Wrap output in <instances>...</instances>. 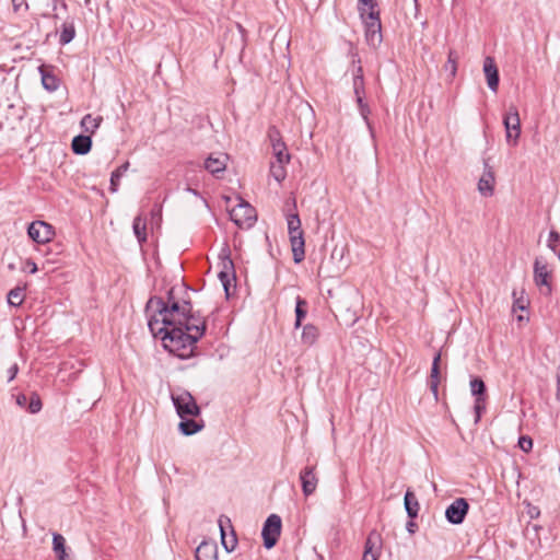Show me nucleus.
<instances>
[{
  "label": "nucleus",
  "instance_id": "25",
  "mask_svg": "<svg viewBox=\"0 0 560 560\" xmlns=\"http://www.w3.org/2000/svg\"><path fill=\"white\" fill-rule=\"evenodd\" d=\"M224 523L230 524V520L220 517L219 526H220V530H221V541L228 551H232V550H234V548L237 544V540L233 533L230 538L226 537L225 532H224Z\"/></svg>",
  "mask_w": 560,
  "mask_h": 560
},
{
  "label": "nucleus",
  "instance_id": "37",
  "mask_svg": "<svg viewBox=\"0 0 560 560\" xmlns=\"http://www.w3.org/2000/svg\"><path fill=\"white\" fill-rule=\"evenodd\" d=\"M361 9L363 10V13H369V11H380L377 9L376 0H358V11L360 15Z\"/></svg>",
  "mask_w": 560,
  "mask_h": 560
},
{
  "label": "nucleus",
  "instance_id": "51",
  "mask_svg": "<svg viewBox=\"0 0 560 560\" xmlns=\"http://www.w3.org/2000/svg\"><path fill=\"white\" fill-rule=\"evenodd\" d=\"M415 527H417V525L412 520L407 523V530L409 533H415Z\"/></svg>",
  "mask_w": 560,
  "mask_h": 560
},
{
  "label": "nucleus",
  "instance_id": "29",
  "mask_svg": "<svg viewBox=\"0 0 560 560\" xmlns=\"http://www.w3.org/2000/svg\"><path fill=\"white\" fill-rule=\"evenodd\" d=\"M307 315V302L298 296L296 298V305H295V327H300L301 324H302V320L306 317Z\"/></svg>",
  "mask_w": 560,
  "mask_h": 560
},
{
  "label": "nucleus",
  "instance_id": "12",
  "mask_svg": "<svg viewBox=\"0 0 560 560\" xmlns=\"http://www.w3.org/2000/svg\"><path fill=\"white\" fill-rule=\"evenodd\" d=\"M28 236L38 244L50 242L55 235L54 228L44 221H34L28 225Z\"/></svg>",
  "mask_w": 560,
  "mask_h": 560
},
{
  "label": "nucleus",
  "instance_id": "39",
  "mask_svg": "<svg viewBox=\"0 0 560 560\" xmlns=\"http://www.w3.org/2000/svg\"><path fill=\"white\" fill-rule=\"evenodd\" d=\"M42 82L46 90L55 91L58 88V82L55 75L43 73Z\"/></svg>",
  "mask_w": 560,
  "mask_h": 560
},
{
  "label": "nucleus",
  "instance_id": "32",
  "mask_svg": "<svg viewBox=\"0 0 560 560\" xmlns=\"http://www.w3.org/2000/svg\"><path fill=\"white\" fill-rule=\"evenodd\" d=\"M24 301V289L14 288L8 293V303L12 306H19Z\"/></svg>",
  "mask_w": 560,
  "mask_h": 560
},
{
  "label": "nucleus",
  "instance_id": "48",
  "mask_svg": "<svg viewBox=\"0 0 560 560\" xmlns=\"http://www.w3.org/2000/svg\"><path fill=\"white\" fill-rule=\"evenodd\" d=\"M12 5L14 11H20L22 8H24V10L28 9L26 0H12Z\"/></svg>",
  "mask_w": 560,
  "mask_h": 560
},
{
  "label": "nucleus",
  "instance_id": "35",
  "mask_svg": "<svg viewBox=\"0 0 560 560\" xmlns=\"http://www.w3.org/2000/svg\"><path fill=\"white\" fill-rule=\"evenodd\" d=\"M43 407L40 397L37 393H33L30 398V402L26 406L30 413H37Z\"/></svg>",
  "mask_w": 560,
  "mask_h": 560
},
{
  "label": "nucleus",
  "instance_id": "17",
  "mask_svg": "<svg viewBox=\"0 0 560 560\" xmlns=\"http://www.w3.org/2000/svg\"><path fill=\"white\" fill-rule=\"evenodd\" d=\"M357 59L352 60V63H357V69L353 74V92L357 97H364V77H363V68L361 66V59L358 57L357 52L352 54Z\"/></svg>",
  "mask_w": 560,
  "mask_h": 560
},
{
  "label": "nucleus",
  "instance_id": "52",
  "mask_svg": "<svg viewBox=\"0 0 560 560\" xmlns=\"http://www.w3.org/2000/svg\"><path fill=\"white\" fill-rule=\"evenodd\" d=\"M27 266H30L31 272L34 273L37 271V266L34 261L28 260Z\"/></svg>",
  "mask_w": 560,
  "mask_h": 560
},
{
  "label": "nucleus",
  "instance_id": "3",
  "mask_svg": "<svg viewBox=\"0 0 560 560\" xmlns=\"http://www.w3.org/2000/svg\"><path fill=\"white\" fill-rule=\"evenodd\" d=\"M161 331L149 328L154 337L160 336L163 347L174 355L185 359L192 354L196 342L200 339V332L195 330V335H189L178 325H166L161 322L159 325Z\"/></svg>",
  "mask_w": 560,
  "mask_h": 560
},
{
  "label": "nucleus",
  "instance_id": "45",
  "mask_svg": "<svg viewBox=\"0 0 560 560\" xmlns=\"http://www.w3.org/2000/svg\"><path fill=\"white\" fill-rule=\"evenodd\" d=\"M355 101L359 106L361 116L364 119H368V116L370 115L371 112H370L368 103L364 102V97H357Z\"/></svg>",
  "mask_w": 560,
  "mask_h": 560
},
{
  "label": "nucleus",
  "instance_id": "38",
  "mask_svg": "<svg viewBox=\"0 0 560 560\" xmlns=\"http://www.w3.org/2000/svg\"><path fill=\"white\" fill-rule=\"evenodd\" d=\"M457 54L455 50L450 49L447 54V62L445 63V70H450L452 75L456 73Z\"/></svg>",
  "mask_w": 560,
  "mask_h": 560
},
{
  "label": "nucleus",
  "instance_id": "23",
  "mask_svg": "<svg viewBox=\"0 0 560 560\" xmlns=\"http://www.w3.org/2000/svg\"><path fill=\"white\" fill-rule=\"evenodd\" d=\"M196 560H217V547L210 542H201L195 553Z\"/></svg>",
  "mask_w": 560,
  "mask_h": 560
},
{
  "label": "nucleus",
  "instance_id": "15",
  "mask_svg": "<svg viewBox=\"0 0 560 560\" xmlns=\"http://www.w3.org/2000/svg\"><path fill=\"white\" fill-rule=\"evenodd\" d=\"M272 143V154L275 161L271 163L288 164L290 161V154L285 144L278 138L277 131H270L269 133Z\"/></svg>",
  "mask_w": 560,
  "mask_h": 560
},
{
  "label": "nucleus",
  "instance_id": "28",
  "mask_svg": "<svg viewBox=\"0 0 560 560\" xmlns=\"http://www.w3.org/2000/svg\"><path fill=\"white\" fill-rule=\"evenodd\" d=\"M178 428H179V431L184 435H192V434L197 433L198 431H200L202 425L198 424L192 419H188V417H187L185 419H182V421L179 422Z\"/></svg>",
  "mask_w": 560,
  "mask_h": 560
},
{
  "label": "nucleus",
  "instance_id": "46",
  "mask_svg": "<svg viewBox=\"0 0 560 560\" xmlns=\"http://www.w3.org/2000/svg\"><path fill=\"white\" fill-rule=\"evenodd\" d=\"M219 278L224 287L226 294H229L230 275L226 271H220Z\"/></svg>",
  "mask_w": 560,
  "mask_h": 560
},
{
  "label": "nucleus",
  "instance_id": "42",
  "mask_svg": "<svg viewBox=\"0 0 560 560\" xmlns=\"http://www.w3.org/2000/svg\"><path fill=\"white\" fill-rule=\"evenodd\" d=\"M514 296V303H513V311H525L528 305V301L524 296L516 298V292H513Z\"/></svg>",
  "mask_w": 560,
  "mask_h": 560
},
{
  "label": "nucleus",
  "instance_id": "54",
  "mask_svg": "<svg viewBox=\"0 0 560 560\" xmlns=\"http://www.w3.org/2000/svg\"><path fill=\"white\" fill-rule=\"evenodd\" d=\"M187 190H188V191H190L191 194H194L195 196H197V195H198V191H197V190H195V189H192V188H187Z\"/></svg>",
  "mask_w": 560,
  "mask_h": 560
},
{
  "label": "nucleus",
  "instance_id": "5",
  "mask_svg": "<svg viewBox=\"0 0 560 560\" xmlns=\"http://www.w3.org/2000/svg\"><path fill=\"white\" fill-rule=\"evenodd\" d=\"M287 221L294 261L300 262L304 258V240L301 230V221L298 214L288 215Z\"/></svg>",
  "mask_w": 560,
  "mask_h": 560
},
{
  "label": "nucleus",
  "instance_id": "50",
  "mask_svg": "<svg viewBox=\"0 0 560 560\" xmlns=\"http://www.w3.org/2000/svg\"><path fill=\"white\" fill-rule=\"evenodd\" d=\"M557 400L560 402V366L558 368L557 372Z\"/></svg>",
  "mask_w": 560,
  "mask_h": 560
},
{
  "label": "nucleus",
  "instance_id": "58",
  "mask_svg": "<svg viewBox=\"0 0 560 560\" xmlns=\"http://www.w3.org/2000/svg\"><path fill=\"white\" fill-rule=\"evenodd\" d=\"M317 557L319 558V560H323V558L320 556L317 555Z\"/></svg>",
  "mask_w": 560,
  "mask_h": 560
},
{
  "label": "nucleus",
  "instance_id": "6",
  "mask_svg": "<svg viewBox=\"0 0 560 560\" xmlns=\"http://www.w3.org/2000/svg\"><path fill=\"white\" fill-rule=\"evenodd\" d=\"M240 202L230 210L231 220L240 228L252 226L257 217L256 210L243 199H238Z\"/></svg>",
  "mask_w": 560,
  "mask_h": 560
},
{
  "label": "nucleus",
  "instance_id": "56",
  "mask_svg": "<svg viewBox=\"0 0 560 560\" xmlns=\"http://www.w3.org/2000/svg\"><path fill=\"white\" fill-rule=\"evenodd\" d=\"M523 319H524V318H523V316H522V315L517 316V320H518V322H522Z\"/></svg>",
  "mask_w": 560,
  "mask_h": 560
},
{
  "label": "nucleus",
  "instance_id": "53",
  "mask_svg": "<svg viewBox=\"0 0 560 560\" xmlns=\"http://www.w3.org/2000/svg\"><path fill=\"white\" fill-rule=\"evenodd\" d=\"M58 560H69V555L67 553V551H65V553H56Z\"/></svg>",
  "mask_w": 560,
  "mask_h": 560
},
{
  "label": "nucleus",
  "instance_id": "24",
  "mask_svg": "<svg viewBox=\"0 0 560 560\" xmlns=\"http://www.w3.org/2000/svg\"><path fill=\"white\" fill-rule=\"evenodd\" d=\"M102 120V116L94 117L91 114H86L81 119V127L85 132L93 135L98 129Z\"/></svg>",
  "mask_w": 560,
  "mask_h": 560
},
{
  "label": "nucleus",
  "instance_id": "47",
  "mask_svg": "<svg viewBox=\"0 0 560 560\" xmlns=\"http://www.w3.org/2000/svg\"><path fill=\"white\" fill-rule=\"evenodd\" d=\"M19 373V366L16 363H14L13 365H11L8 370V382H12L16 375Z\"/></svg>",
  "mask_w": 560,
  "mask_h": 560
},
{
  "label": "nucleus",
  "instance_id": "27",
  "mask_svg": "<svg viewBox=\"0 0 560 560\" xmlns=\"http://www.w3.org/2000/svg\"><path fill=\"white\" fill-rule=\"evenodd\" d=\"M132 230L139 243L147 241V224L145 220L141 215L135 218Z\"/></svg>",
  "mask_w": 560,
  "mask_h": 560
},
{
  "label": "nucleus",
  "instance_id": "4",
  "mask_svg": "<svg viewBox=\"0 0 560 560\" xmlns=\"http://www.w3.org/2000/svg\"><path fill=\"white\" fill-rule=\"evenodd\" d=\"M360 18L364 24L366 44L374 49L377 48L383 42L380 11H369V13H363V10L361 9Z\"/></svg>",
  "mask_w": 560,
  "mask_h": 560
},
{
  "label": "nucleus",
  "instance_id": "8",
  "mask_svg": "<svg viewBox=\"0 0 560 560\" xmlns=\"http://www.w3.org/2000/svg\"><path fill=\"white\" fill-rule=\"evenodd\" d=\"M505 137L509 144L516 145L521 136V119L515 106H510L503 117Z\"/></svg>",
  "mask_w": 560,
  "mask_h": 560
},
{
  "label": "nucleus",
  "instance_id": "26",
  "mask_svg": "<svg viewBox=\"0 0 560 560\" xmlns=\"http://www.w3.org/2000/svg\"><path fill=\"white\" fill-rule=\"evenodd\" d=\"M129 162H125L124 164H121L120 166H118L115 171L112 172V175H110V185H109V190L112 192H116L118 190V187H119V182H120V178L125 175V173L128 171L129 168Z\"/></svg>",
  "mask_w": 560,
  "mask_h": 560
},
{
  "label": "nucleus",
  "instance_id": "30",
  "mask_svg": "<svg viewBox=\"0 0 560 560\" xmlns=\"http://www.w3.org/2000/svg\"><path fill=\"white\" fill-rule=\"evenodd\" d=\"M470 390H471V394L475 396V399L476 398H486V384L485 382L476 376V377H472L471 381H470Z\"/></svg>",
  "mask_w": 560,
  "mask_h": 560
},
{
  "label": "nucleus",
  "instance_id": "40",
  "mask_svg": "<svg viewBox=\"0 0 560 560\" xmlns=\"http://www.w3.org/2000/svg\"><path fill=\"white\" fill-rule=\"evenodd\" d=\"M474 410L476 413L475 422L478 423L482 412L486 410V398H476Z\"/></svg>",
  "mask_w": 560,
  "mask_h": 560
},
{
  "label": "nucleus",
  "instance_id": "9",
  "mask_svg": "<svg viewBox=\"0 0 560 560\" xmlns=\"http://www.w3.org/2000/svg\"><path fill=\"white\" fill-rule=\"evenodd\" d=\"M280 534H281V518L277 514H271L266 520L262 530H261L264 546L267 549L272 548L277 544V541L280 537Z\"/></svg>",
  "mask_w": 560,
  "mask_h": 560
},
{
  "label": "nucleus",
  "instance_id": "33",
  "mask_svg": "<svg viewBox=\"0 0 560 560\" xmlns=\"http://www.w3.org/2000/svg\"><path fill=\"white\" fill-rule=\"evenodd\" d=\"M285 165L287 164L270 163V175L278 183H281L287 176Z\"/></svg>",
  "mask_w": 560,
  "mask_h": 560
},
{
  "label": "nucleus",
  "instance_id": "57",
  "mask_svg": "<svg viewBox=\"0 0 560 560\" xmlns=\"http://www.w3.org/2000/svg\"><path fill=\"white\" fill-rule=\"evenodd\" d=\"M558 258H559V260H560V249H559V253H558Z\"/></svg>",
  "mask_w": 560,
  "mask_h": 560
},
{
  "label": "nucleus",
  "instance_id": "43",
  "mask_svg": "<svg viewBox=\"0 0 560 560\" xmlns=\"http://www.w3.org/2000/svg\"><path fill=\"white\" fill-rule=\"evenodd\" d=\"M518 446L525 453L530 452L532 448H533V440H532V438H529L527 435L521 436L518 439Z\"/></svg>",
  "mask_w": 560,
  "mask_h": 560
},
{
  "label": "nucleus",
  "instance_id": "1",
  "mask_svg": "<svg viewBox=\"0 0 560 560\" xmlns=\"http://www.w3.org/2000/svg\"><path fill=\"white\" fill-rule=\"evenodd\" d=\"M168 301L165 302L162 298L153 296L147 303V314L149 317V328L161 331L159 325L162 323L166 325H178L184 328L189 335H195L198 329L200 338L206 331V322L200 317L190 314L191 306L185 302L180 305L178 302L172 300V290L168 292Z\"/></svg>",
  "mask_w": 560,
  "mask_h": 560
},
{
  "label": "nucleus",
  "instance_id": "41",
  "mask_svg": "<svg viewBox=\"0 0 560 560\" xmlns=\"http://www.w3.org/2000/svg\"><path fill=\"white\" fill-rule=\"evenodd\" d=\"M523 504L526 508V514L530 520H536L540 516V509L534 504H532L528 500H524Z\"/></svg>",
  "mask_w": 560,
  "mask_h": 560
},
{
  "label": "nucleus",
  "instance_id": "16",
  "mask_svg": "<svg viewBox=\"0 0 560 560\" xmlns=\"http://www.w3.org/2000/svg\"><path fill=\"white\" fill-rule=\"evenodd\" d=\"M483 72L487 78V83L492 92H497L499 88V71L494 63L493 58L487 57L483 62Z\"/></svg>",
  "mask_w": 560,
  "mask_h": 560
},
{
  "label": "nucleus",
  "instance_id": "13",
  "mask_svg": "<svg viewBox=\"0 0 560 560\" xmlns=\"http://www.w3.org/2000/svg\"><path fill=\"white\" fill-rule=\"evenodd\" d=\"M382 549V536L377 530H371L364 544L362 560H378Z\"/></svg>",
  "mask_w": 560,
  "mask_h": 560
},
{
  "label": "nucleus",
  "instance_id": "18",
  "mask_svg": "<svg viewBox=\"0 0 560 560\" xmlns=\"http://www.w3.org/2000/svg\"><path fill=\"white\" fill-rule=\"evenodd\" d=\"M440 361H441V353L438 352L433 358L431 373L429 376V387H430V390L432 392L435 399H438V396H439Z\"/></svg>",
  "mask_w": 560,
  "mask_h": 560
},
{
  "label": "nucleus",
  "instance_id": "55",
  "mask_svg": "<svg viewBox=\"0 0 560 560\" xmlns=\"http://www.w3.org/2000/svg\"><path fill=\"white\" fill-rule=\"evenodd\" d=\"M533 529H534L535 532H538L539 529H541V526H539V525H533Z\"/></svg>",
  "mask_w": 560,
  "mask_h": 560
},
{
  "label": "nucleus",
  "instance_id": "49",
  "mask_svg": "<svg viewBox=\"0 0 560 560\" xmlns=\"http://www.w3.org/2000/svg\"><path fill=\"white\" fill-rule=\"evenodd\" d=\"M15 402H16L18 406L24 408V407L27 406V397L24 394H19L15 397Z\"/></svg>",
  "mask_w": 560,
  "mask_h": 560
},
{
  "label": "nucleus",
  "instance_id": "2",
  "mask_svg": "<svg viewBox=\"0 0 560 560\" xmlns=\"http://www.w3.org/2000/svg\"><path fill=\"white\" fill-rule=\"evenodd\" d=\"M327 306L334 313L336 319L345 325H354L362 313L363 301L358 289L349 285H338L327 291Z\"/></svg>",
  "mask_w": 560,
  "mask_h": 560
},
{
  "label": "nucleus",
  "instance_id": "34",
  "mask_svg": "<svg viewBox=\"0 0 560 560\" xmlns=\"http://www.w3.org/2000/svg\"><path fill=\"white\" fill-rule=\"evenodd\" d=\"M52 550L55 553H65L66 551V539L58 533L52 534Z\"/></svg>",
  "mask_w": 560,
  "mask_h": 560
},
{
  "label": "nucleus",
  "instance_id": "31",
  "mask_svg": "<svg viewBox=\"0 0 560 560\" xmlns=\"http://www.w3.org/2000/svg\"><path fill=\"white\" fill-rule=\"evenodd\" d=\"M75 36V28L73 23H63L61 27V33L59 37V43L61 45L69 44Z\"/></svg>",
  "mask_w": 560,
  "mask_h": 560
},
{
  "label": "nucleus",
  "instance_id": "36",
  "mask_svg": "<svg viewBox=\"0 0 560 560\" xmlns=\"http://www.w3.org/2000/svg\"><path fill=\"white\" fill-rule=\"evenodd\" d=\"M302 340L305 345L313 346L315 343V327L306 325L303 328Z\"/></svg>",
  "mask_w": 560,
  "mask_h": 560
},
{
  "label": "nucleus",
  "instance_id": "44",
  "mask_svg": "<svg viewBox=\"0 0 560 560\" xmlns=\"http://www.w3.org/2000/svg\"><path fill=\"white\" fill-rule=\"evenodd\" d=\"M558 242H560V234L557 231L551 230L549 233L547 245L555 253L557 252V243Z\"/></svg>",
  "mask_w": 560,
  "mask_h": 560
},
{
  "label": "nucleus",
  "instance_id": "20",
  "mask_svg": "<svg viewBox=\"0 0 560 560\" xmlns=\"http://www.w3.org/2000/svg\"><path fill=\"white\" fill-rule=\"evenodd\" d=\"M404 505L406 513L410 520H413L418 516L420 504L415 492L411 489H407L405 493Z\"/></svg>",
  "mask_w": 560,
  "mask_h": 560
},
{
  "label": "nucleus",
  "instance_id": "19",
  "mask_svg": "<svg viewBox=\"0 0 560 560\" xmlns=\"http://www.w3.org/2000/svg\"><path fill=\"white\" fill-rule=\"evenodd\" d=\"M300 479L303 493L305 497L311 495L315 491V474L313 471V467H305L300 474Z\"/></svg>",
  "mask_w": 560,
  "mask_h": 560
},
{
  "label": "nucleus",
  "instance_id": "10",
  "mask_svg": "<svg viewBox=\"0 0 560 560\" xmlns=\"http://www.w3.org/2000/svg\"><path fill=\"white\" fill-rule=\"evenodd\" d=\"M551 272L542 257H536L534 261V282L539 288H545V294L550 295L552 285L550 282Z\"/></svg>",
  "mask_w": 560,
  "mask_h": 560
},
{
  "label": "nucleus",
  "instance_id": "21",
  "mask_svg": "<svg viewBox=\"0 0 560 560\" xmlns=\"http://www.w3.org/2000/svg\"><path fill=\"white\" fill-rule=\"evenodd\" d=\"M478 190L485 197H491L494 192V176L491 170L483 173L478 182Z\"/></svg>",
  "mask_w": 560,
  "mask_h": 560
},
{
  "label": "nucleus",
  "instance_id": "22",
  "mask_svg": "<svg viewBox=\"0 0 560 560\" xmlns=\"http://www.w3.org/2000/svg\"><path fill=\"white\" fill-rule=\"evenodd\" d=\"M92 140L90 136L79 135L73 138L71 148L75 154L84 155L90 152Z\"/></svg>",
  "mask_w": 560,
  "mask_h": 560
},
{
  "label": "nucleus",
  "instance_id": "14",
  "mask_svg": "<svg viewBox=\"0 0 560 560\" xmlns=\"http://www.w3.org/2000/svg\"><path fill=\"white\" fill-rule=\"evenodd\" d=\"M229 156L225 153L210 154L205 161V168L213 176H219L228 166Z\"/></svg>",
  "mask_w": 560,
  "mask_h": 560
},
{
  "label": "nucleus",
  "instance_id": "7",
  "mask_svg": "<svg viewBox=\"0 0 560 560\" xmlns=\"http://www.w3.org/2000/svg\"><path fill=\"white\" fill-rule=\"evenodd\" d=\"M172 400L180 419L195 417L200 413V409L195 398L188 392L173 394Z\"/></svg>",
  "mask_w": 560,
  "mask_h": 560
},
{
  "label": "nucleus",
  "instance_id": "11",
  "mask_svg": "<svg viewBox=\"0 0 560 560\" xmlns=\"http://www.w3.org/2000/svg\"><path fill=\"white\" fill-rule=\"evenodd\" d=\"M469 510L468 501L465 498H457L445 510V518L453 525L464 522Z\"/></svg>",
  "mask_w": 560,
  "mask_h": 560
}]
</instances>
